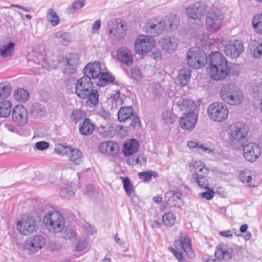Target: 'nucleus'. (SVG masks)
Wrapping results in <instances>:
<instances>
[{
  "label": "nucleus",
  "instance_id": "nucleus-54",
  "mask_svg": "<svg viewBox=\"0 0 262 262\" xmlns=\"http://www.w3.org/2000/svg\"><path fill=\"white\" fill-rule=\"evenodd\" d=\"M129 120L130 121V125L133 128L135 129L140 127V119L137 116L135 115H133V116Z\"/></svg>",
  "mask_w": 262,
  "mask_h": 262
},
{
  "label": "nucleus",
  "instance_id": "nucleus-2",
  "mask_svg": "<svg viewBox=\"0 0 262 262\" xmlns=\"http://www.w3.org/2000/svg\"><path fill=\"white\" fill-rule=\"evenodd\" d=\"M201 104L200 99H180L177 105L181 110L189 111L185 114L179 120L180 127L185 130L193 129L198 121V115L194 113Z\"/></svg>",
  "mask_w": 262,
  "mask_h": 262
},
{
  "label": "nucleus",
  "instance_id": "nucleus-27",
  "mask_svg": "<svg viewBox=\"0 0 262 262\" xmlns=\"http://www.w3.org/2000/svg\"><path fill=\"white\" fill-rule=\"evenodd\" d=\"M191 70L188 67H184L180 70L176 80L177 84L183 86L186 85L190 80Z\"/></svg>",
  "mask_w": 262,
  "mask_h": 262
},
{
  "label": "nucleus",
  "instance_id": "nucleus-50",
  "mask_svg": "<svg viewBox=\"0 0 262 262\" xmlns=\"http://www.w3.org/2000/svg\"><path fill=\"white\" fill-rule=\"evenodd\" d=\"M181 249L185 252H188L191 249L190 240L185 234H182Z\"/></svg>",
  "mask_w": 262,
  "mask_h": 262
},
{
  "label": "nucleus",
  "instance_id": "nucleus-7",
  "mask_svg": "<svg viewBox=\"0 0 262 262\" xmlns=\"http://www.w3.org/2000/svg\"><path fill=\"white\" fill-rule=\"evenodd\" d=\"M187 64L192 68L199 69L204 66L207 57L203 50L197 47L189 49L186 55Z\"/></svg>",
  "mask_w": 262,
  "mask_h": 262
},
{
  "label": "nucleus",
  "instance_id": "nucleus-52",
  "mask_svg": "<svg viewBox=\"0 0 262 262\" xmlns=\"http://www.w3.org/2000/svg\"><path fill=\"white\" fill-rule=\"evenodd\" d=\"M131 74L132 78L137 81H140L143 78L141 70L137 67H134L132 68Z\"/></svg>",
  "mask_w": 262,
  "mask_h": 262
},
{
  "label": "nucleus",
  "instance_id": "nucleus-57",
  "mask_svg": "<svg viewBox=\"0 0 262 262\" xmlns=\"http://www.w3.org/2000/svg\"><path fill=\"white\" fill-rule=\"evenodd\" d=\"M169 251H170L171 252H172L176 258L179 261H183V257H182V254L181 252H180L178 250H176L174 248L172 247H169L168 248Z\"/></svg>",
  "mask_w": 262,
  "mask_h": 262
},
{
  "label": "nucleus",
  "instance_id": "nucleus-55",
  "mask_svg": "<svg viewBox=\"0 0 262 262\" xmlns=\"http://www.w3.org/2000/svg\"><path fill=\"white\" fill-rule=\"evenodd\" d=\"M49 146V143L46 141L37 142L35 144V148L39 150H45L48 148Z\"/></svg>",
  "mask_w": 262,
  "mask_h": 262
},
{
  "label": "nucleus",
  "instance_id": "nucleus-49",
  "mask_svg": "<svg viewBox=\"0 0 262 262\" xmlns=\"http://www.w3.org/2000/svg\"><path fill=\"white\" fill-rule=\"evenodd\" d=\"M71 147V146H67L61 144H58L55 146V151L60 155H68Z\"/></svg>",
  "mask_w": 262,
  "mask_h": 262
},
{
  "label": "nucleus",
  "instance_id": "nucleus-20",
  "mask_svg": "<svg viewBox=\"0 0 262 262\" xmlns=\"http://www.w3.org/2000/svg\"><path fill=\"white\" fill-rule=\"evenodd\" d=\"M62 61L66 64L64 72L67 74H74L80 64L79 56L77 54H70Z\"/></svg>",
  "mask_w": 262,
  "mask_h": 262
},
{
  "label": "nucleus",
  "instance_id": "nucleus-22",
  "mask_svg": "<svg viewBox=\"0 0 262 262\" xmlns=\"http://www.w3.org/2000/svg\"><path fill=\"white\" fill-rule=\"evenodd\" d=\"M164 24V31L172 33L178 29L180 25V19L178 16L174 14H169L162 18Z\"/></svg>",
  "mask_w": 262,
  "mask_h": 262
},
{
  "label": "nucleus",
  "instance_id": "nucleus-24",
  "mask_svg": "<svg viewBox=\"0 0 262 262\" xmlns=\"http://www.w3.org/2000/svg\"><path fill=\"white\" fill-rule=\"evenodd\" d=\"M181 196L180 193L169 191L165 193L164 201L170 207H180L183 204Z\"/></svg>",
  "mask_w": 262,
  "mask_h": 262
},
{
  "label": "nucleus",
  "instance_id": "nucleus-47",
  "mask_svg": "<svg viewBox=\"0 0 262 262\" xmlns=\"http://www.w3.org/2000/svg\"><path fill=\"white\" fill-rule=\"evenodd\" d=\"M162 220L165 226L171 227L175 223L176 217L173 213L168 212L163 216Z\"/></svg>",
  "mask_w": 262,
  "mask_h": 262
},
{
  "label": "nucleus",
  "instance_id": "nucleus-51",
  "mask_svg": "<svg viewBox=\"0 0 262 262\" xmlns=\"http://www.w3.org/2000/svg\"><path fill=\"white\" fill-rule=\"evenodd\" d=\"M54 36L56 38L61 39L62 41L64 42H70L71 41V35L67 32H57L54 33Z\"/></svg>",
  "mask_w": 262,
  "mask_h": 262
},
{
  "label": "nucleus",
  "instance_id": "nucleus-10",
  "mask_svg": "<svg viewBox=\"0 0 262 262\" xmlns=\"http://www.w3.org/2000/svg\"><path fill=\"white\" fill-rule=\"evenodd\" d=\"M195 171L193 174V179L199 186L205 189H209L208 183V169L200 161H195L193 164Z\"/></svg>",
  "mask_w": 262,
  "mask_h": 262
},
{
  "label": "nucleus",
  "instance_id": "nucleus-45",
  "mask_svg": "<svg viewBox=\"0 0 262 262\" xmlns=\"http://www.w3.org/2000/svg\"><path fill=\"white\" fill-rule=\"evenodd\" d=\"M85 5V0L83 1H77L75 2L67 10V12L69 14H73L75 12L81 9H82Z\"/></svg>",
  "mask_w": 262,
  "mask_h": 262
},
{
  "label": "nucleus",
  "instance_id": "nucleus-34",
  "mask_svg": "<svg viewBox=\"0 0 262 262\" xmlns=\"http://www.w3.org/2000/svg\"><path fill=\"white\" fill-rule=\"evenodd\" d=\"M46 17L53 27H56L60 23L59 17L53 9L50 8L47 11Z\"/></svg>",
  "mask_w": 262,
  "mask_h": 262
},
{
  "label": "nucleus",
  "instance_id": "nucleus-64",
  "mask_svg": "<svg viewBox=\"0 0 262 262\" xmlns=\"http://www.w3.org/2000/svg\"><path fill=\"white\" fill-rule=\"evenodd\" d=\"M99 103V99H87L86 104L90 107H94Z\"/></svg>",
  "mask_w": 262,
  "mask_h": 262
},
{
  "label": "nucleus",
  "instance_id": "nucleus-29",
  "mask_svg": "<svg viewBox=\"0 0 262 262\" xmlns=\"http://www.w3.org/2000/svg\"><path fill=\"white\" fill-rule=\"evenodd\" d=\"M94 129V125L91 120L86 118L79 125V132L83 136H89L91 134Z\"/></svg>",
  "mask_w": 262,
  "mask_h": 262
},
{
  "label": "nucleus",
  "instance_id": "nucleus-38",
  "mask_svg": "<svg viewBox=\"0 0 262 262\" xmlns=\"http://www.w3.org/2000/svg\"><path fill=\"white\" fill-rule=\"evenodd\" d=\"M60 196L66 199H70L74 196V188L71 185L66 184L60 190Z\"/></svg>",
  "mask_w": 262,
  "mask_h": 262
},
{
  "label": "nucleus",
  "instance_id": "nucleus-15",
  "mask_svg": "<svg viewBox=\"0 0 262 262\" xmlns=\"http://www.w3.org/2000/svg\"><path fill=\"white\" fill-rule=\"evenodd\" d=\"M244 46L239 40L230 41L225 46L224 52L226 55L231 58L238 57L244 52Z\"/></svg>",
  "mask_w": 262,
  "mask_h": 262
},
{
  "label": "nucleus",
  "instance_id": "nucleus-12",
  "mask_svg": "<svg viewBox=\"0 0 262 262\" xmlns=\"http://www.w3.org/2000/svg\"><path fill=\"white\" fill-rule=\"evenodd\" d=\"M155 40L149 36L141 35L134 43L137 54L143 55L150 52L155 46Z\"/></svg>",
  "mask_w": 262,
  "mask_h": 262
},
{
  "label": "nucleus",
  "instance_id": "nucleus-53",
  "mask_svg": "<svg viewBox=\"0 0 262 262\" xmlns=\"http://www.w3.org/2000/svg\"><path fill=\"white\" fill-rule=\"evenodd\" d=\"M15 98H28L29 95L28 91L23 88H18L14 92Z\"/></svg>",
  "mask_w": 262,
  "mask_h": 262
},
{
  "label": "nucleus",
  "instance_id": "nucleus-37",
  "mask_svg": "<svg viewBox=\"0 0 262 262\" xmlns=\"http://www.w3.org/2000/svg\"><path fill=\"white\" fill-rule=\"evenodd\" d=\"M15 43L9 42L7 45L3 46L0 48V55L3 58L9 57L12 56L14 51Z\"/></svg>",
  "mask_w": 262,
  "mask_h": 262
},
{
  "label": "nucleus",
  "instance_id": "nucleus-62",
  "mask_svg": "<svg viewBox=\"0 0 262 262\" xmlns=\"http://www.w3.org/2000/svg\"><path fill=\"white\" fill-rule=\"evenodd\" d=\"M219 234L221 236L227 238H229L233 236V232L230 230L221 231Z\"/></svg>",
  "mask_w": 262,
  "mask_h": 262
},
{
  "label": "nucleus",
  "instance_id": "nucleus-28",
  "mask_svg": "<svg viewBox=\"0 0 262 262\" xmlns=\"http://www.w3.org/2000/svg\"><path fill=\"white\" fill-rule=\"evenodd\" d=\"M138 141L132 139L126 142L123 148L122 152L124 156L127 157L138 151L139 149Z\"/></svg>",
  "mask_w": 262,
  "mask_h": 262
},
{
  "label": "nucleus",
  "instance_id": "nucleus-32",
  "mask_svg": "<svg viewBox=\"0 0 262 262\" xmlns=\"http://www.w3.org/2000/svg\"><path fill=\"white\" fill-rule=\"evenodd\" d=\"M239 178L243 183H246L250 187L255 186V184L253 183L252 172L250 170L245 169L241 172Z\"/></svg>",
  "mask_w": 262,
  "mask_h": 262
},
{
  "label": "nucleus",
  "instance_id": "nucleus-43",
  "mask_svg": "<svg viewBox=\"0 0 262 262\" xmlns=\"http://www.w3.org/2000/svg\"><path fill=\"white\" fill-rule=\"evenodd\" d=\"M11 87L10 84L0 83V98H8L11 93Z\"/></svg>",
  "mask_w": 262,
  "mask_h": 262
},
{
  "label": "nucleus",
  "instance_id": "nucleus-14",
  "mask_svg": "<svg viewBox=\"0 0 262 262\" xmlns=\"http://www.w3.org/2000/svg\"><path fill=\"white\" fill-rule=\"evenodd\" d=\"M208 11V7L201 3H195L185 9L186 15L190 18L201 20Z\"/></svg>",
  "mask_w": 262,
  "mask_h": 262
},
{
  "label": "nucleus",
  "instance_id": "nucleus-48",
  "mask_svg": "<svg viewBox=\"0 0 262 262\" xmlns=\"http://www.w3.org/2000/svg\"><path fill=\"white\" fill-rule=\"evenodd\" d=\"M32 115L35 117L41 116L43 113L42 106L38 103L33 104L30 110Z\"/></svg>",
  "mask_w": 262,
  "mask_h": 262
},
{
  "label": "nucleus",
  "instance_id": "nucleus-58",
  "mask_svg": "<svg viewBox=\"0 0 262 262\" xmlns=\"http://www.w3.org/2000/svg\"><path fill=\"white\" fill-rule=\"evenodd\" d=\"M87 243L84 240L80 241L76 245L75 250L76 251H81L83 250L86 247Z\"/></svg>",
  "mask_w": 262,
  "mask_h": 262
},
{
  "label": "nucleus",
  "instance_id": "nucleus-17",
  "mask_svg": "<svg viewBox=\"0 0 262 262\" xmlns=\"http://www.w3.org/2000/svg\"><path fill=\"white\" fill-rule=\"evenodd\" d=\"M159 44L163 51L168 53H172L177 50L179 41L175 36L166 35L161 38Z\"/></svg>",
  "mask_w": 262,
  "mask_h": 262
},
{
  "label": "nucleus",
  "instance_id": "nucleus-11",
  "mask_svg": "<svg viewBox=\"0 0 262 262\" xmlns=\"http://www.w3.org/2000/svg\"><path fill=\"white\" fill-rule=\"evenodd\" d=\"M108 34L117 40H121L126 34V26L119 18H114L107 23Z\"/></svg>",
  "mask_w": 262,
  "mask_h": 262
},
{
  "label": "nucleus",
  "instance_id": "nucleus-26",
  "mask_svg": "<svg viewBox=\"0 0 262 262\" xmlns=\"http://www.w3.org/2000/svg\"><path fill=\"white\" fill-rule=\"evenodd\" d=\"M99 148L100 151L102 153L115 156L118 154L119 146L116 142L110 141L101 143L99 146Z\"/></svg>",
  "mask_w": 262,
  "mask_h": 262
},
{
  "label": "nucleus",
  "instance_id": "nucleus-30",
  "mask_svg": "<svg viewBox=\"0 0 262 262\" xmlns=\"http://www.w3.org/2000/svg\"><path fill=\"white\" fill-rule=\"evenodd\" d=\"M134 115L133 110L131 106L122 107L118 113V118L120 122L129 120Z\"/></svg>",
  "mask_w": 262,
  "mask_h": 262
},
{
  "label": "nucleus",
  "instance_id": "nucleus-9",
  "mask_svg": "<svg viewBox=\"0 0 262 262\" xmlns=\"http://www.w3.org/2000/svg\"><path fill=\"white\" fill-rule=\"evenodd\" d=\"M164 24L162 17H151L147 19L145 23V32L148 36L152 38L157 37L164 32Z\"/></svg>",
  "mask_w": 262,
  "mask_h": 262
},
{
  "label": "nucleus",
  "instance_id": "nucleus-40",
  "mask_svg": "<svg viewBox=\"0 0 262 262\" xmlns=\"http://www.w3.org/2000/svg\"><path fill=\"white\" fill-rule=\"evenodd\" d=\"M252 24L255 31L262 34V14L254 15L252 20Z\"/></svg>",
  "mask_w": 262,
  "mask_h": 262
},
{
  "label": "nucleus",
  "instance_id": "nucleus-41",
  "mask_svg": "<svg viewBox=\"0 0 262 262\" xmlns=\"http://www.w3.org/2000/svg\"><path fill=\"white\" fill-rule=\"evenodd\" d=\"M100 76V78L97 82V84L99 86H104L108 84L113 82L115 79L114 77L108 74V73L101 72Z\"/></svg>",
  "mask_w": 262,
  "mask_h": 262
},
{
  "label": "nucleus",
  "instance_id": "nucleus-60",
  "mask_svg": "<svg viewBox=\"0 0 262 262\" xmlns=\"http://www.w3.org/2000/svg\"><path fill=\"white\" fill-rule=\"evenodd\" d=\"M63 237L66 239H71L75 237V234L72 229L67 230L66 232L63 233Z\"/></svg>",
  "mask_w": 262,
  "mask_h": 262
},
{
  "label": "nucleus",
  "instance_id": "nucleus-5",
  "mask_svg": "<svg viewBox=\"0 0 262 262\" xmlns=\"http://www.w3.org/2000/svg\"><path fill=\"white\" fill-rule=\"evenodd\" d=\"M93 86L91 79L84 76L77 81L75 93L80 98H99V93L92 89Z\"/></svg>",
  "mask_w": 262,
  "mask_h": 262
},
{
  "label": "nucleus",
  "instance_id": "nucleus-3",
  "mask_svg": "<svg viewBox=\"0 0 262 262\" xmlns=\"http://www.w3.org/2000/svg\"><path fill=\"white\" fill-rule=\"evenodd\" d=\"M249 127L245 123L236 122L229 128L228 136L231 146L235 150H239L243 146V140L246 138Z\"/></svg>",
  "mask_w": 262,
  "mask_h": 262
},
{
  "label": "nucleus",
  "instance_id": "nucleus-61",
  "mask_svg": "<svg viewBox=\"0 0 262 262\" xmlns=\"http://www.w3.org/2000/svg\"><path fill=\"white\" fill-rule=\"evenodd\" d=\"M256 96L258 98H262V84H260L254 88Z\"/></svg>",
  "mask_w": 262,
  "mask_h": 262
},
{
  "label": "nucleus",
  "instance_id": "nucleus-63",
  "mask_svg": "<svg viewBox=\"0 0 262 262\" xmlns=\"http://www.w3.org/2000/svg\"><path fill=\"white\" fill-rule=\"evenodd\" d=\"M101 27V21L99 19H97L92 24V28L93 31H97L99 30Z\"/></svg>",
  "mask_w": 262,
  "mask_h": 262
},
{
  "label": "nucleus",
  "instance_id": "nucleus-33",
  "mask_svg": "<svg viewBox=\"0 0 262 262\" xmlns=\"http://www.w3.org/2000/svg\"><path fill=\"white\" fill-rule=\"evenodd\" d=\"M11 103L8 100L0 101V117L7 118L11 111Z\"/></svg>",
  "mask_w": 262,
  "mask_h": 262
},
{
  "label": "nucleus",
  "instance_id": "nucleus-39",
  "mask_svg": "<svg viewBox=\"0 0 262 262\" xmlns=\"http://www.w3.org/2000/svg\"><path fill=\"white\" fill-rule=\"evenodd\" d=\"M122 180L123 188L127 196L132 198L135 193V188L128 177H121Z\"/></svg>",
  "mask_w": 262,
  "mask_h": 262
},
{
  "label": "nucleus",
  "instance_id": "nucleus-8",
  "mask_svg": "<svg viewBox=\"0 0 262 262\" xmlns=\"http://www.w3.org/2000/svg\"><path fill=\"white\" fill-rule=\"evenodd\" d=\"M205 20L206 27L208 30L212 32L217 31L221 28L224 15L217 9H211L207 11Z\"/></svg>",
  "mask_w": 262,
  "mask_h": 262
},
{
  "label": "nucleus",
  "instance_id": "nucleus-1",
  "mask_svg": "<svg viewBox=\"0 0 262 262\" xmlns=\"http://www.w3.org/2000/svg\"><path fill=\"white\" fill-rule=\"evenodd\" d=\"M209 67L207 73L213 80L224 79L230 73V68L226 57L219 52L211 53L208 58Z\"/></svg>",
  "mask_w": 262,
  "mask_h": 262
},
{
  "label": "nucleus",
  "instance_id": "nucleus-31",
  "mask_svg": "<svg viewBox=\"0 0 262 262\" xmlns=\"http://www.w3.org/2000/svg\"><path fill=\"white\" fill-rule=\"evenodd\" d=\"M69 160L74 164L79 165L83 158L82 153L78 149L71 147L68 155Z\"/></svg>",
  "mask_w": 262,
  "mask_h": 262
},
{
  "label": "nucleus",
  "instance_id": "nucleus-44",
  "mask_svg": "<svg viewBox=\"0 0 262 262\" xmlns=\"http://www.w3.org/2000/svg\"><path fill=\"white\" fill-rule=\"evenodd\" d=\"M86 116L85 113L82 110H74L71 116V120L75 123H77Z\"/></svg>",
  "mask_w": 262,
  "mask_h": 262
},
{
  "label": "nucleus",
  "instance_id": "nucleus-46",
  "mask_svg": "<svg viewBox=\"0 0 262 262\" xmlns=\"http://www.w3.org/2000/svg\"><path fill=\"white\" fill-rule=\"evenodd\" d=\"M162 119L165 124H172L174 122L175 115L171 111L166 110L162 114Z\"/></svg>",
  "mask_w": 262,
  "mask_h": 262
},
{
  "label": "nucleus",
  "instance_id": "nucleus-56",
  "mask_svg": "<svg viewBox=\"0 0 262 262\" xmlns=\"http://www.w3.org/2000/svg\"><path fill=\"white\" fill-rule=\"evenodd\" d=\"M199 196L202 198H205L207 200H210L214 196V192L212 190L209 189L208 191L200 193Z\"/></svg>",
  "mask_w": 262,
  "mask_h": 262
},
{
  "label": "nucleus",
  "instance_id": "nucleus-23",
  "mask_svg": "<svg viewBox=\"0 0 262 262\" xmlns=\"http://www.w3.org/2000/svg\"><path fill=\"white\" fill-rule=\"evenodd\" d=\"M117 58L122 64L130 67L133 63V56L131 51L126 47H122L117 51Z\"/></svg>",
  "mask_w": 262,
  "mask_h": 262
},
{
  "label": "nucleus",
  "instance_id": "nucleus-36",
  "mask_svg": "<svg viewBox=\"0 0 262 262\" xmlns=\"http://www.w3.org/2000/svg\"><path fill=\"white\" fill-rule=\"evenodd\" d=\"M251 50L255 58H259L262 56V39L253 40L251 42Z\"/></svg>",
  "mask_w": 262,
  "mask_h": 262
},
{
  "label": "nucleus",
  "instance_id": "nucleus-6",
  "mask_svg": "<svg viewBox=\"0 0 262 262\" xmlns=\"http://www.w3.org/2000/svg\"><path fill=\"white\" fill-rule=\"evenodd\" d=\"M207 113L209 118L212 121L222 122L227 119L229 110L224 103L214 102L208 106Z\"/></svg>",
  "mask_w": 262,
  "mask_h": 262
},
{
  "label": "nucleus",
  "instance_id": "nucleus-35",
  "mask_svg": "<svg viewBox=\"0 0 262 262\" xmlns=\"http://www.w3.org/2000/svg\"><path fill=\"white\" fill-rule=\"evenodd\" d=\"M215 256L218 259L228 260L231 258L232 255L230 252L226 250L225 246L220 245L216 248Z\"/></svg>",
  "mask_w": 262,
  "mask_h": 262
},
{
  "label": "nucleus",
  "instance_id": "nucleus-59",
  "mask_svg": "<svg viewBox=\"0 0 262 262\" xmlns=\"http://www.w3.org/2000/svg\"><path fill=\"white\" fill-rule=\"evenodd\" d=\"M48 246L51 251H57L61 248L60 244L56 242H50Z\"/></svg>",
  "mask_w": 262,
  "mask_h": 262
},
{
  "label": "nucleus",
  "instance_id": "nucleus-16",
  "mask_svg": "<svg viewBox=\"0 0 262 262\" xmlns=\"http://www.w3.org/2000/svg\"><path fill=\"white\" fill-rule=\"evenodd\" d=\"M243 157L247 161L250 162L255 161L260 156L261 149L260 147L255 143L250 142L243 145Z\"/></svg>",
  "mask_w": 262,
  "mask_h": 262
},
{
  "label": "nucleus",
  "instance_id": "nucleus-13",
  "mask_svg": "<svg viewBox=\"0 0 262 262\" xmlns=\"http://www.w3.org/2000/svg\"><path fill=\"white\" fill-rule=\"evenodd\" d=\"M16 228L20 234L26 236L30 235L35 229V220L30 215H25L17 223Z\"/></svg>",
  "mask_w": 262,
  "mask_h": 262
},
{
  "label": "nucleus",
  "instance_id": "nucleus-4",
  "mask_svg": "<svg viewBox=\"0 0 262 262\" xmlns=\"http://www.w3.org/2000/svg\"><path fill=\"white\" fill-rule=\"evenodd\" d=\"M43 222L47 229L51 233H60L65 227L63 216L59 212L55 210L47 212L43 218Z\"/></svg>",
  "mask_w": 262,
  "mask_h": 262
},
{
  "label": "nucleus",
  "instance_id": "nucleus-42",
  "mask_svg": "<svg viewBox=\"0 0 262 262\" xmlns=\"http://www.w3.org/2000/svg\"><path fill=\"white\" fill-rule=\"evenodd\" d=\"M139 178L145 182H148L151 180L152 177L157 178L158 174L156 171L149 170L138 173Z\"/></svg>",
  "mask_w": 262,
  "mask_h": 262
},
{
  "label": "nucleus",
  "instance_id": "nucleus-18",
  "mask_svg": "<svg viewBox=\"0 0 262 262\" xmlns=\"http://www.w3.org/2000/svg\"><path fill=\"white\" fill-rule=\"evenodd\" d=\"M12 120L17 126H23L26 125L28 120V112L23 105L15 106L12 111Z\"/></svg>",
  "mask_w": 262,
  "mask_h": 262
},
{
  "label": "nucleus",
  "instance_id": "nucleus-25",
  "mask_svg": "<svg viewBox=\"0 0 262 262\" xmlns=\"http://www.w3.org/2000/svg\"><path fill=\"white\" fill-rule=\"evenodd\" d=\"M100 64L99 62L89 63L83 69L84 76L89 77L90 79H96L101 74Z\"/></svg>",
  "mask_w": 262,
  "mask_h": 262
},
{
  "label": "nucleus",
  "instance_id": "nucleus-21",
  "mask_svg": "<svg viewBox=\"0 0 262 262\" xmlns=\"http://www.w3.org/2000/svg\"><path fill=\"white\" fill-rule=\"evenodd\" d=\"M220 93L222 98H241L243 97L238 87L232 83L224 85Z\"/></svg>",
  "mask_w": 262,
  "mask_h": 262
},
{
  "label": "nucleus",
  "instance_id": "nucleus-19",
  "mask_svg": "<svg viewBox=\"0 0 262 262\" xmlns=\"http://www.w3.org/2000/svg\"><path fill=\"white\" fill-rule=\"evenodd\" d=\"M46 244V239L41 235H35L29 237L25 243V247L32 253L41 250Z\"/></svg>",
  "mask_w": 262,
  "mask_h": 262
}]
</instances>
